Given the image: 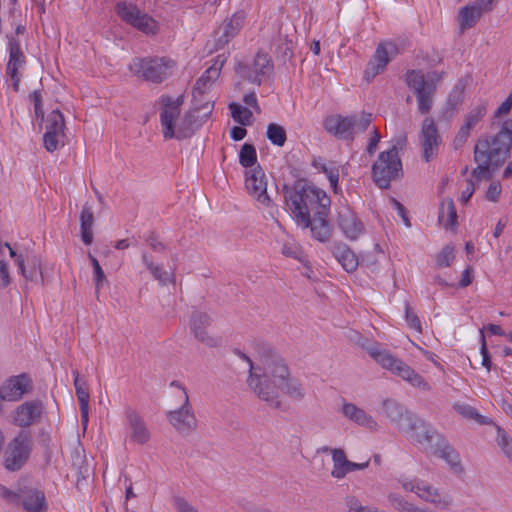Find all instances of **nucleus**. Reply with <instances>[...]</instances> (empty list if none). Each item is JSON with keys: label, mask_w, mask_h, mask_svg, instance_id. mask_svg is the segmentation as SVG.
<instances>
[{"label": "nucleus", "mask_w": 512, "mask_h": 512, "mask_svg": "<svg viewBox=\"0 0 512 512\" xmlns=\"http://www.w3.org/2000/svg\"><path fill=\"white\" fill-rule=\"evenodd\" d=\"M281 192L297 224L309 228L314 239L327 242L331 236L328 220L331 199L327 193L306 178L283 184Z\"/></svg>", "instance_id": "nucleus-1"}, {"label": "nucleus", "mask_w": 512, "mask_h": 512, "mask_svg": "<svg viewBox=\"0 0 512 512\" xmlns=\"http://www.w3.org/2000/svg\"><path fill=\"white\" fill-rule=\"evenodd\" d=\"M512 150V117L502 121L495 133L479 137L473 150V160L477 163L471 175L476 180H491L495 172L510 158Z\"/></svg>", "instance_id": "nucleus-2"}, {"label": "nucleus", "mask_w": 512, "mask_h": 512, "mask_svg": "<svg viewBox=\"0 0 512 512\" xmlns=\"http://www.w3.org/2000/svg\"><path fill=\"white\" fill-rule=\"evenodd\" d=\"M289 376V369L282 357L279 356L275 361L268 362L263 366L262 375L250 371L247 383L259 399L267 402L270 407L279 409L281 401L278 399L276 388Z\"/></svg>", "instance_id": "nucleus-3"}, {"label": "nucleus", "mask_w": 512, "mask_h": 512, "mask_svg": "<svg viewBox=\"0 0 512 512\" xmlns=\"http://www.w3.org/2000/svg\"><path fill=\"white\" fill-rule=\"evenodd\" d=\"M445 72L432 71L426 75L421 70H408L405 82L414 93L421 114L430 112L433 104V96L436 93L438 83L443 79Z\"/></svg>", "instance_id": "nucleus-4"}, {"label": "nucleus", "mask_w": 512, "mask_h": 512, "mask_svg": "<svg viewBox=\"0 0 512 512\" xmlns=\"http://www.w3.org/2000/svg\"><path fill=\"white\" fill-rule=\"evenodd\" d=\"M425 427L401 430L402 432L410 433L412 441L426 445V449L433 455L440 457L451 465L457 464L458 455L454 448L447 442L445 437L439 433L430 423L424 420Z\"/></svg>", "instance_id": "nucleus-5"}, {"label": "nucleus", "mask_w": 512, "mask_h": 512, "mask_svg": "<svg viewBox=\"0 0 512 512\" xmlns=\"http://www.w3.org/2000/svg\"><path fill=\"white\" fill-rule=\"evenodd\" d=\"M367 351L369 355L383 368L390 370L415 387L421 388L425 391L430 390V385L420 374L388 351L381 350L378 345L368 347Z\"/></svg>", "instance_id": "nucleus-6"}, {"label": "nucleus", "mask_w": 512, "mask_h": 512, "mask_svg": "<svg viewBox=\"0 0 512 512\" xmlns=\"http://www.w3.org/2000/svg\"><path fill=\"white\" fill-rule=\"evenodd\" d=\"M374 183L380 189H389L391 182L403 176L402 162L396 147L380 152L371 168Z\"/></svg>", "instance_id": "nucleus-7"}, {"label": "nucleus", "mask_w": 512, "mask_h": 512, "mask_svg": "<svg viewBox=\"0 0 512 512\" xmlns=\"http://www.w3.org/2000/svg\"><path fill=\"white\" fill-rule=\"evenodd\" d=\"M173 62L166 58L145 57L135 58L130 64V70L137 76L152 83H161L170 74Z\"/></svg>", "instance_id": "nucleus-8"}, {"label": "nucleus", "mask_w": 512, "mask_h": 512, "mask_svg": "<svg viewBox=\"0 0 512 512\" xmlns=\"http://www.w3.org/2000/svg\"><path fill=\"white\" fill-rule=\"evenodd\" d=\"M32 450V438L29 431L21 430L9 443L5 456V468L9 471H18L29 459Z\"/></svg>", "instance_id": "nucleus-9"}, {"label": "nucleus", "mask_w": 512, "mask_h": 512, "mask_svg": "<svg viewBox=\"0 0 512 512\" xmlns=\"http://www.w3.org/2000/svg\"><path fill=\"white\" fill-rule=\"evenodd\" d=\"M383 412L390 421L397 426L399 431L425 427L424 419L407 410L394 399H386L382 402Z\"/></svg>", "instance_id": "nucleus-10"}, {"label": "nucleus", "mask_w": 512, "mask_h": 512, "mask_svg": "<svg viewBox=\"0 0 512 512\" xmlns=\"http://www.w3.org/2000/svg\"><path fill=\"white\" fill-rule=\"evenodd\" d=\"M212 110L213 103L210 101H206L204 105L195 103V108L184 114L173 138L182 140L191 137L207 121Z\"/></svg>", "instance_id": "nucleus-11"}, {"label": "nucleus", "mask_w": 512, "mask_h": 512, "mask_svg": "<svg viewBox=\"0 0 512 512\" xmlns=\"http://www.w3.org/2000/svg\"><path fill=\"white\" fill-rule=\"evenodd\" d=\"M397 54H399V48L396 43L392 41L380 43L371 60L367 64L364 72V78L370 82L385 70L388 63Z\"/></svg>", "instance_id": "nucleus-12"}, {"label": "nucleus", "mask_w": 512, "mask_h": 512, "mask_svg": "<svg viewBox=\"0 0 512 512\" xmlns=\"http://www.w3.org/2000/svg\"><path fill=\"white\" fill-rule=\"evenodd\" d=\"M161 104L160 121L163 128V136L171 139L175 135V120L180 114V107L184 103V95L173 99L169 95H162L159 99Z\"/></svg>", "instance_id": "nucleus-13"}, {"label": "nucleus", "mask_w": 512, "mask_h": 512, "mask_svg": "<svg viewBox=\"0 0 512 512\" xmlns=\"http://www.w3.org/2000/svg\"><path fill=\"white\" fill-rule=\"evenodd\" d=\"M33 390V381L26 373L11 376L1 386L0 404L3 401H20Z\"/></svg>", "instance_id": "nucleus-14"}, {"label": "nucleus", "mask_w": 512, "mask_h": 512, "mask_svg": "<svg viewBox=\"0 0 512 512\" xmlns=\"http://www.w3.org/2000/svg\"><path fill=\"white\" fill-rule=\"evenodd\" d=\"M170 424L181 434H189L197 428V419L192 410L188 393L185 392L183 405L174 411L167 412Z\"/></svg>", "instance_id": "nucleus-15"}, {"label": "nucleus", "mask_w": 512, "mask_h": 512, "mask_svg": "<svg viewBox=\"0 0 512 512\" xmlns=\"http://www.w3.org/2000/svg\"><path fill=\"white\" fill-rule=\"evenodd\" d=\"M245 184L248 192L256 197L257 201L270 206L271 199L267 194V182L265 180V173L262 167L257 164L255 167L246 171Z\"/></svg>", "instance_id": "nucleus-16"}, {"label": "nucleus", "mask_w": 512, "mask_h": 512, "mask_svg": "<svg viewBox=\"0 0 512 512\" xmlns=\"http://www.w3.org/2000/svg\"><path fill=\"white\" fill-rule=\"evenodd\" d=\"M8 37L9 60L6 66V72L13 81V89L19 90L20 73L19 69L26 63V57L21 50L20 41L14 36Z\"/></svg>", "instance_id": "nucleus-17"}, {"label": "nucleus", "mask_w": 512, "mask_h": 512, "mask_svg": "<svg viewBox=\"0 0 512 512\" xmlns=\"http://www.w3.org/2000/svg\"><path fill=\"white\" fill-rule=\"evenodd\" d=\"M420 142L423 147V158L425 162H430L437 153L439 143L441 142L437 126L432 118L426 117L422 123Z\"/></svg>", "instance_id": "nucleus-18"}, {"label": "nucleus", "mask_w": 512, "mask_h": 512, "mask_svg": "<svg viewBox=\"0 0 512 512\" xmlns=\"http://www.w3.org/2000/svg\"><path fill=\"white\" fill-rule=\"evenodd\" d=\"M43 404L40 400L26 401L19 405L14 412L13 423L26 428L41 420Z\"/></svg>", "instance_id": "nucleus-19"}, {"label": "nucleus", "mask_w": 512, "mask_h": 512, "mask_svg": "<svg viewBox=\"0 0 512 512\" xmlns=\"http://www.w3.org/2000/svg\"><path fill=\"white\" fill-rule=\"evenodd\" d=\"M212 319L205 312L195 310L191 314L190 328L194 337L207 347H217L220 339L208 335L206 328L210 326Z\"/></svg>", "instance_id": "nucleus-20"}, {"label": "nucleus", "mask_w": 512, "mask_h": 512, "mask_svg": "<svg viewBox=\"0 0 512 512\" xmlns=\"http://www.w3.org/2000/svg\"><path fill=\"white\" fill-rule=\"evenodd\" d=\"M337 223L349 240H356L364 231V224L349 206H342L338 211Z\"/></svg>", "instance_id": "nucleus-21"}, {"label": "nucleus", "mask_w": 512, "mask_h": 512, "mask_svg": "<svg viewBox=\"0 0 512 512\" xmlns=\"http://www.w3.org/2000/svg\"><path fill=\"white\" fill-rule=\"evenodd\" d=\"M324 128L327 132L343 140H353V123L351 116L332 115L324 120Z\"/></svg>", "instance_id": "nucleus-22"}, {"label": "nucleus", "mask_w": 512, "mask_h": 512, "mask_svg": "<svg viewBox=\"0 0 512 512\" xmlns=\"http://www.w3.org/2000/svg\"><path fill=\"white\" fill-rule=\"evenodd\" d=\"M244 22V15L235 13L229 20H225L215 32V49H221L237 35Z\"/></svg>", "instance_id": "nucleus-23"}, {"label": "nucleus", "mask_w": 512, "mask_h": 512, "mask_svg": "<svg viewBox=\"0 0 512 512\" xmlns=\"http://www.w3.org/2000/svg\"><path fill=\"white\" fill-rule=\"evenodd\" d=\"M332 460L333 470L331 475L336 479H342L352 471L363 470L369 466V460L364 463H355L348 460L343 449H334Z\"/></svg>", "instance_id": "nucleus-24"}, {"label": "nucleus", "mask_w": 512, "mask_h": 512, "mask_svg": "<svg viewBox=\"0 0 512 512\" xmlns=\"http://www.w3.org/2000/svg\"><path fill=\"white\" fill-rule=\"evenodd\" d=\"M3 245L9 249L10 257L16 260L19 267V271L25 277L26 280L37 282L38 279L40 278L41 282L44 283V276L41 269V261L39 258L33 256L30 260H28L30 269L27 270L22 255H18L16 251L11 248L8 242H4Z\"/></svg>", "instance_id": "nucleus-25"}, {"label": "nucleus", "mask_w": 512, "mask_h": 512, "mask_svg": "<svg viewBox=\"0 0 512 512\" xmlns=\"http://www.w3.org/2000/svg\"><path fill=\"white\" fill-rule=\"evenodd\" d=\"M331 252L343 269L348 273H353L358 268L360 261L354 251L343 242H335L331 247ZM365 261L361 260V264Z\"/></svg>", "instance_id": "nucleus-26"}, {"label": "nucleus", "mask_w": 512, "mask_h": 512, "mask_svg": "<svg viewBox=\"0 0 512 512\" xmlns=\"http://www.w3.org/2000/svg\"><path fill=\"white\" fill-rule=\"evenodd\" d=\"M126 416L131 430V439L138 444H145L149 440L150 434L143 419L135 410L130 408L127 409Z\"/></svg>", "instance_id": "nucleus-27"}, {"label": "nucleus", "mask_w": 512, "mask_h": 512, "mask_svg": "<svg viewBox=\"0 0 512 512\" xmlns=\"http://www.w3.org/2000/svg\"><path fill=\"white\" fill-rule=\"evenodd\" d=\"M22 507L27 512H46L48 505L43 491L38 489L28 490L22 501Z\"/></svg>", "instance_id": "nucleus-28"}, {"label": "nucleus", "mask_w": 512, "mask_h": 512, "mask_svg": "<svg viewBox=\"0 0 512 512\" xmlns=\"http://www.w3.org/2000/svg\"><path fill=\"white\" fill-rule=\"evenodd\" d=\"M342 413L358 425L369 429H376L377 427L376 421L370 415L352 403H345L342 407Z\"/></svg>", "instance_id": "nucleus-29"}, {"label": "nucleus", "mask_w": 512, "mask_h": 512, "mask_svg": "<svg viewBox=\"0 0 512 512\" xmlns=\"http://www.w3.org/2000/svg\"><path fill=\"white\" fill-rule=\"evenodd\" d=\"M458 216L452 198L443 200L439 206L438 223L443 225L445 229L454 230L457 226Z\"/></svg>", "instance_id": "nucleus-30"}, {"label": "nucleus", "mask_w": 512, "mask_h": 512, "mask_svg": "<svg viewBox=\"0 0 512 512\" xmlns=\"http://www.w3.org/2000/svg\"><path fill=\"white\" fill-rule=\"evenodd\" d=\"M94 215L91 206L85 203L80 214L81 239L85 245H91L93 242Z\"/></svg>", "instance_id": "nucleus-31"}, {"label": "nucleus", "mask_w": 512, "mask_h": 512, "mask_svg": "<svg viewBox=\"0 0 512 512\" xmlns=\"http://www.w3.org/2000/svg\"><path fill=\"white\" fill-rule=\"evenodd\" d=\"M481 16L480 10L472 4L462 7L458 14L460 33L474 27Z\"/></svg>", "instance_id": "nucleus-32"}, {"label": "nucleus", "mask_w": 512, "mask_h": 512, "mask_svg": "<svg viewBox=\"0 0 512 512\" xmlns=\"http://www.w3.org/2000/svg\"><path fill=\"white\" fill-rule=\"evenodd\" d=\"M115 12L122 21L130 26H132L140 16L145 14L135 4L127 3L125 1L116 3Z\"/></svg>", "instance_id": "nucleus-33"}, {"label": "nucleus", "mask_w": 512, "mask_h": 512, "mask_svg": "<svg viewBox=\"0 0 512 512\" xmlns=\"http://www.w3.org/2000/svg\"><path fill=\"white\" fill-rule=\"evenodd\" d=\"M115 12L122 21L130 26H132L140 16L145 14L135 4L127 3L125 1L116 3Z\"/></svg>", "instance_id": "nucleus-34"}, {"label": "nucleus", "mask_w": 512, "mask_h": 512, "mask_svg": "<svg viewBox=\"0 0 512 512\" xmlns=\"http://www.w3.org/2000/svg\"><path fill=\"white\" fill-rule=\"evenodd\" d=\"M219 77V68L209 67L201 77L196 80L193 87L192 96L196 99V94L204 95L209 90L213 81Z\"/></svg>", "instance_id": "nucleus-35"}, {"label": "nucleus", "mask_w": 512, "mask_h": 512, "mask_svg": "<svg viewBox=\"0 0 512 512\" xmlns=\"http://www.w3.org/2000/svg\"><path fill=\"white\" fill-rule=\"evenodd\" d=\"M142 260L153 277L162 285L175 282V275L173 271H166L162 268V266L154 264L151 260L148 259L145 253L142 255Z\"/></svg>", "instance_id": "nucleus-36"}, {"label": "nucleus", "mask_w": 512, "mask_h": 512, "mask_svg": "<svg viewBox=\"0 0 512 512\" xmlns=\"http://www.w3.org/2000/svg\"><path fill=\"white\" fill-rule=\"evenodd\" d=\"M272 47H275L274 54L276 58L285 64L293 56V42L288 40L287 37L279 35L272 42Z\"/></svg>", "instance_id": "nucleus-37"}, {"label": "nucleus", "mask_w": 512, "mask_h": 512, "mask_svg": "<svg viewBox=\"0 0 512 512\" xmlns=\"http://www.w3.org/2000/svg\"><path fill=\"white\" fill-rule=\"evenodd\" d=\"M417 495L427 501L434 504H442L444 507L450 505L451 499H442L438 493V489L430 484L425 483L421 480Z\"/></svg>", "instance_id": "nucleus-38"}, {"label": "nucleus", "mask_w": 512, "mask_h": 512, "mask_svg": "<svg viewBox=\"0 0 512 512\" xmlns=\"http://www.w3.org/2000/svg\"><path fill=\"white\" fill-rule=\"evenodd\" d=\"M276 389H280L290 398L297 401L302 400L305 396V391L300 382L296 379L290 378V376L287 377L283 382L278 384V387Z\"/></svg>", "instance_id": "nucleus-39"}, {"label": "nucleus", "mask_w": 512, "mask_h": 512, "mask_svg": "<svg viewBox=\"0 0 512 512\" xmlns=\"http://www.w3.org/2000/svg\"><path fill=\"white\" fill-rule=\"evenodd\" d=\"M454 409L464 418L468 420H474L480 425H490L493 423L490 418L481 415L477 409L468 404H456L454 405Z\"/></svg>", "instance_id": "nucleus-40"}, {"label": "nucleus", "mask_w": 512, "mask_h": 512, "mask_svg": "<svg viewBox=\"0 0 512 512\" xmlns=\"http://www.w3.org/2000/svg\"><path fill=\"white\" fill-rule=\"evenodd\" d=\"M229 109L232 118L238 124L242 126H250L252 124L253 113L249 108L242 106L239 103L232 102L229 104Z\"/></svg>", "instance_id": "nucleus-41"}, {"label": "nucleus", "mask_w": 512, "mask_h": 512, "mask_svg": "<svg viewBox=\"0 0 512 512\" xmlns=\"http://www.w3.org/2000/svg\"><path fill=\"white\" fill-rule=\"evenodd\" d=\"M254 69L256 70L257 76L262 77L269 76L273 72V62L271 57L262 51H258L254 61Z\"/></svg>", "instance_id": "nucleus-42"}, {"label": "nucleus", "mask_w": 512, "mask_h": 512, "mask_svg": "<svg viewBox=\"0 0 512 512\" xmlns=\"http://www.w3.org/2000/svg\"><path fill=\"white\" fill-rule=\"evenodd\" d=\"M464 90H465V85L462 83V81L460 80L456 85L455 87L453 88V90L449 93L448 97H447V100H446V103H445V107H444V110H445V113H448L450 112L451 114L453 113V111L460 105L462 104L463 100H464Z\"/></svg>", "instance_id": "nucleus-43"}, {"label": "nucleus", "mask_w": 512, "mask_h": 512, "mask_svg": "<svg viewBox=\"0 0 512 512\" xmlns=\"http://www.w3.org/2000/svg\"><path fill=\"white\" fill-rule=\"evenodd\" d=\"M486 113L487 103L481 102L469 111L462 127L471 131L485 117Z\"/></svg>", "instance_id": "nucleus-44"}, {"label": "nucleus", "mask_w": 512, "mask_h": 512, "mask_svg": "<svg viewBox=\"0 0 512 512\" xmlns=\"http://www.w3.org/2000/svg\"><path fill=\"white\" fill-rule=\"evenodd\" d=\"M65 120L59 109L52 110L47 117L46 131L61 134L65 136Z\"/></svg>", "instance_id": "nucleus-45"}, {"label": "nucleus", "mask_w": 512, "mask_h": 512, "mask_svg": "<svg viewBox=\"0 0 512 512\" xmlns=\"http://www.w3.org/2000/svg\"><path fill=\"white\" fill-rule=\"evenodd\" d=\"M239 163L245 168H253L257 165V152L252 143H244L239 152Z\"/></svg>", "instance_id": "nucleus-46"}, {"label": "nucleus", "mask_w": 512, "mask_h": 512, "mask_svg": "<svg viewBox=\"0 0 512 512\" xmlns=\"http://www.w3.org/2000/svg\"><path fill=\"white\" fill-rule=\"evenodd\" d=\"M266 137L273 145L283 147L287 140V133L280 124L270 123L267 126Z\"/></svg>", "instance_id": "nucleus-47"}, {"label": "nucleus", "mask_w": 512, "mask_h": 512, "mask_svg": "<svg viewBox=\"0 0 512 512\" xmlns=\"http://www.w3.org/2000/svg\"><path fill=\"white\" fill-rule=\"evenodd\" d=\"M254 348L260 357L263 366L268 364V362L275 361V359L279 357L271 345L264 341H254Z\"/></svg>", "instance_id": "nucleus-48"}, {"label": "nucleus", "mask_w": 512, "mask_h": 512, "mask_svg": "<svg viewBox=\"0 0 512 512\" xmlns=\"http://www.w3.org/2000/svg\"><path fill=\"white\" fill-rule=\"evenodd\" d=\"M512 108V91L509 93L506 100L496 109L493 114L490 123V129L498 131L500 129V124L502 121L498 120L499 118L509 114Z\"/></svg>", "instance_id": "nucleus-49"}, {"label": "nucleus", "mask_w": 512, "mask_h": 512, "mask_svg": "<svg viewBox=\"0 0 512 512\" xmlns=\"http://www.w3.org/2000/svg\"><path fill=\"white\" fill-rule=\"evenodd\" d=\"M235 72L244 80H247L253 84L260 86L262 79L257 76L254 66H250L247 63L238 62L235 67Z\"/></svg>", "instance_id": "nucleus-50"}, {"label": "nucleus", "mask_w": 512, "mask_h": 512, "mask_svg": "<svg viewBox=\"0 0 512 512\" xmlns=\"http://www.w3.org/2000/svg\"><path fill=\"white\" fill-rule=\"evenodd\" d=\"M74 387L79 405L89 404V389L86 380L82 379L77 371L73 372Z\"/></svg>", "instance_id": "nucleus-51"}, {"label": "nucleus", "mask_w": 512, "mask_h": 512, "mask_svg": "<svg viewBox=\"0 0 512 512\" xmlns=\"http://www.w3.org/2000/svg\"><path fill=\"white\" fill-rule=\"evenodd\" d=\"M388 500L395 509L401 512H424L422 509L414 506L398 494L390 493L388 495Z\"/></svg>", "instance_id": "nucleus-52"}, {"label": "nucleus", "mask_w": 512, "mask_h": 512, "mask_svg": "<svg viewBox=\"0 0 512 512\" xmlns=\"http://www.w3.org/2000/svg\"><path fill=\"white\" fill-rule=\"evenodd\" d=\"M132 27L146 34H155L157 31L156 21L147 13L140 16Z\"/></svg>", "instance_id": "nucleus-53"}, {"label": "nucleus", "mask_w": 512, "mask_h": 512, "mask_svg": "<svg viewBox=\"0 0 512 512\" xmlns=\"http://www.w3.org/2000/svg\"><path fill=\"white\" fill-rule=\"evenodd\" d=\"M350 116L354 133L366 131L372 122L371 113L362 112L360 115L354 114Z\"/></svg>", "instance_id": "nucleus-54"}, {"label": "nucleus", "mask_w": 512, "mask_h": 512, "mask_svg": "<svg viewBox=\"0 0 512 512\" xmlns=\"http://www.w3.org/2000/svg\"><path fill=\"white\" fill-rule=\"evenodd\" d=\"M497 442L505 456L512 462V438L501 427H497Z\"/></svg>", "instance_id": "nucleus-55"}, {"label": "nucleus", "mask_w": 512, "mask_h": 512, "mask_svg": "<svg viewBox=\"0 0 512 512\" xmlns=\"http://www.w3.org/2000/svg\"><path fill=\"white\" fill-rule=\"evenodd\" d=\"M88 257L93 267V279L95 282L96 291L98 292L103 282L106 281V276L104 274L103 269L100 266L99 261L91 253L88 254Z\"/></svg>", "instance_id": "nucleus-56"}, {"label": "nucleus", "mask_w": 512, "mask_h": 512, "mask_svg": "<svg viewBox=\"0 0 512 512\" xmlns=\"http://www.w3.org/2000/svg\"><path fill=\"white\" fill-rule=\"evenodd\" d=\"M347 512H376V507L364 506L355 496H348L345 499Z\"/></svg>", "instance_id": "nucleus-57"}, {"label": "nucleus", "mask_w": 512, "mask_h": 512, "mask_svg": "<svg viewBox=\"0 0 512 512\" xmlns=\"http://www.w3.org/2000/svg\"><path fill=\"white\" fill-rule=\"evenodd\" d=\"M480 334H481V338H480V342H481V348H480V353L482 355V366L485 367L487 369V371H491L492 369H496V366H493L492 364V360H491V354L487 348V343H486V339H485V334H484V331L483 329L480 330Z\"/></svg>", "instance_id": "nucleus-58"}, {"label": "nucleus", "mask_w": 512, "mask_h": 512, "mask_svg": "<svg viewBox=\"0 0 512 512\" xmlns=\"http://www.w3.org/2000/svg\"><path fill=\"white\" fill-rule=\"evenodd\" d=\"M454 259V248L446 245L441 252L437 255L436 264L439 267L450 266L451 261Z\"/></svg>", "instance_id": "nucleus-59"}, {"label": "nucleus", "mask_w": 512, "mask_h": 512, "mask_svg": "<svg viewBox=\"0 0 512 512\" xmlns=\"http://www.w3.org/2000/svg\"><path fill=\"white\" fill-rule=\"evenodd\" d=\"M405 319L408 326L417 332H422L421 321L418 316L413 312L408 302L405 303Z\"/></svg>", "instance_id": "nucleus-60"}, {"label": "nucleus", "mask_w": 512, "mask_h": 512, "mask_svg": "<svg viewBox=\"0 0 512 512\" xmlns=\"http://www.w3.org/2000/svg\"><path fill=\"white\" fill-rule=\"evenodd\" d=\"M61 134L46 131L43 135L44 147L48 152H54L58 148Z\"/></svg>", "instance_id": "nucleus-61"}, {"label": "nucleus", "mask_w": 512, "mask_h": 512, "mask_svg": "<svg viewBox=\"0 0 512 512\" xmlns=\"http://www.w3.org/2000/svg\"><path fill=\"white\" fill-rule=\"evenodd\" d=\"M501 191V184L499 182H492L486 191L485 197L488 201L496 202L499 199Z\"/></svg>", "instance_id": "nucleus-62"}, {"label": "nucleus", "mask_w": 512, "mask_h": 512, "mask_svg": "<svg viewBox=\"0 0 512 512\" xmlns=\"http://www.w3.org/2000/svg\"><path fill=\"white\" fill-rule=\"evenodd\" d=\"M0 287L6 288L11 283V277L8 270V264L5 260H0Z\"/></svg>", "instance_id": "nucleus-63"}, {"label": "nucleus", "mask_w": 512, "mask_h": 512, "mask_svg": "<svg viewBox=\"0 0 512 512\" xmlns=\"http://www.w3.org/2000/svg\"><path fill=\"white\" fill-rule=\"evenodd\" d=\"M380 139H381L380 133L378 132V130L376 128H374L372 131V135L369 139L368 145L366 147V151L370 156H372L375 153L378 143L380 142Z\"/></svg>", "instance_id": "nucleus-64"}]
</instances>
